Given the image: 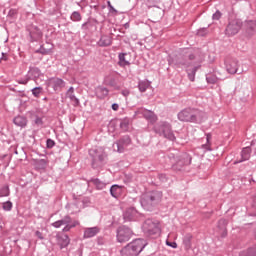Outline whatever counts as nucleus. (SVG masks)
<instances>
[{"label":"nucleus","instance_id":"obj_5","mask_svg":"<svg viewBox=\"0 0 256 256\" xmlns=\"http://www.w3.org/2000/svg\"><path fill=\"white\" fill-rule=\"evenodd\" d=\"M143 229L148 235H161V227L159 222H155L151 219L145 221Z\"/></svg>","mask_w":256,"mask_h":256},{"label":"nucleus","instance_id":"obj_34","mask_svg":"<svg viewBox=\"0 0 256 256\" xmlns=\"http://www.w3.org/2000/svg\"><path fill=\"white\" fill-rule=\"evenodd\" d=\"M32 94L34 95V97H38L39 95H41V87H36L32 90Z\"/></svg>","mask_w":256,"mask_h":256},{"label":"nucleus","instance_id":"obj_46","mask_svg":"<svg viewBox=\"0 0 256 256\" xmlns=\"http://www.w3.org/2000/svg\"><path fill=\"white\" fill-rule=\"evenodd\" d=\"M201 33H203V30L198 31V35H201Z\"/></svg>","mask_w":256,"mask_h":256},{"label":"nucleus","instance_id":"obj_15","mask_svg":"<svg viewBox=\"0 0 256 256\" xmlns=\"http://www.w3.org/2000/svg\"><path fill=\"white\" fill-rule=\"evenodd\" d=\"M58 245L60 246V249H63L71 243V240L69 239L68 235L62 234L57 236Z\"/></svg>","mask_w":256,"mask_h":256},{"label":"nucleus","instance_id":"obj_51","mask_svg":"<svg viewBox=\"0 0 256 256\" xmlns=\"http://www.w3.org/2000/svg\"><path fill=\"white\" fill-rule=\"evenodd\" d=\"M222 223H225V220H222Z\"/></svg>","mask_w":256,"mask_h":256},{"label":"nucleus","instance_id":"obj_18","mask_svg":"<svg viewBox=\"0 0 256 256\" xmlns=\"http://www.w3.org/2000/svg\"><path fill=\"white\" fill-rule=\"evenodd\" d=\"M143 115L145 117V119H147V121H150V123H157V115L155 114V112L150 111V110H145L143 112Z\"/></svg>","mask_w":256,"mask_h":256},{"label":"nucleus","instance_id":"obj_44","mask_svg":"<svg viewBox=\"0 0 256 256\" xmlns=\"http://www.w3.org/2000/svg\"><path fill=\"white\" fill-rule=\"evenodd\" d=\"M110 9H111L112 13H116V14H117V10H116V9H114V7H113V6H112Z\"/></svg>","mask_w":256,"mask_h":256},{"label":"nucleus","instance_id":"obj_9","mask_svg":"<svg viewBox=\"0 0 256 256\" xmlns=\"http://www.w3.org/2000/svg\"><path fill=\"white\" fill-rule=\"evenodd\" d=\"M143 201H146L148 205H153L154 203H159L161 201V193L159 192H152L150 194H147Z\"/></svg>","mask_w":256,"mask_h":256},{"label":"nucleus","instance_id":"obj_2","mask_svg":"<svg viewBox=\"0 0 256 256\" xmlns=\"http://www.w3.org/2000/svg\"><path fill=\"white\" fill-rule=\"evenodd\" d=\"M193 59H195V56L191 54L188 56V59L186 58L185 60H183L182 58H179L177 62L178 67L186 68L190 81H195V73H197V70L199 69V66H194L191 69V61H193Z\"/></svg>","mask_w":256,"mask_h":256},{"label":"nucleus","instance_id":"obj_12","mask_svg":"<svg viewBox=\"0 0 256 256\" xmlns=\"http://www.w3.org/2000/svg\"><path fill=\"white\" fill-rule=\"evenodd\" d=\"M244 27L246 29L247 35L251 37L256 33V21L255 20H248L244 23Z\"/></svg>","mask_w":256,"mask_h":256},{"label":"nucleus","instance_id":"obj_20","mask_svg":"<svg viewBox=\"0 0 256 256\" xmlns=\"http://www.w3.org/2000/svg\"><path fill=\"white\" fill-rule=\"evenodd\" d=\"M96 95L99 99H104V97H107L109 95V90L103 86H98L96 88Z\"/></svg>","mask_w":256,"mask_h":256},{"label":"nucleus","instance_id":"obj_24","mask_svg":"<svg viewBox=\"0 0 256 256\" xmlns=\"http://www.w3.org/2000/svg\"><path fill=\"white\" fill-rule=\"evenodd\" d=\"M14 123L18 127H25L27 125V119L23 116H17L14 118Z\"/></svg>","mask_w":256,"mask_h":256},{"label":"nucleus","instance_id":"obj_16","mask_svg":"<svg viewBox=\"0 0 256 256\" xmlns=\"http://www.w3.org/2000/svg\"><path fill=\"white\" fill-rule=\"evenodd\" d=\"M90 155L93 157L94 161H103L104 159L103 149L101 148L90 150Z\"/></svg>","mask_w":256,"mask_h":256},{"label":"nucleus","instance_id":"obj_19","mask_svg":"<svg viewBox=\"0 0 256 256\" xmlns=\"http://www.w3.org/2000/svg\"><path fill=\"white\" fill-rule=\"evenodd\" d=\"M111 43H113V40L111 39V36H107V35H103L98 42L100 47H109Z\"/></svg>","mask_w":256,"mask_h":256},{"label":"nucleus","instance_id":"obj_22","mask_svg":"<svg viewBox=\"0 0 256 256\" xmlns=\"http://www.w3.org/2000/svg\"><path fill=\"white\" fill-rule=\"evenodd\" d=\"M66 97H68V99H70V101H73V103H76V105L79 104V99H77V97H75V88L70 87L66 93Z\"/></svg>","mask_w":256,"mask_h":256},{"label":"nucleus","instance_id":"obj_37","mask_svg":"<svg viewBox=\"0 0 256 256\" xmlns=\"http://www.w3.org/2000/svg\"><path fill=\"white\" fill-rule=\"evenodd\" d=\"M166 245H168V247H172V249H177V242L166 241Z\"/></svg>","mask_w":256,"mask_h":256},{"label":"nucleus","instance_id":"obj_52","mask_svg":"<svg viewBox=\"0 0 256 256\" xmlns=\"http://www.w3.org/2000/svg\"><path fill=\"white\" fill-rule=\"evenodd\" d=\"M101 185V187H103V184H100Z\"/></svg>","mask_w":256,"mask_h":256},{"label":"nucleus","instance_id":"obj_35","mask_svg":"<svg viewBox=\"0 0 256 256\" xmlns=\"http://www.w3.org/2000/svg\"><path fill=\"white\" fill-rule=\"evenodd\" d=\"M8 17H17V9H10L8 12Z\"/></svg>","mask_w":256,"mask_h":256},{"label":"nucleus","instance_id":"obj_38","mask_svg":"<svg viewBox=\"0 0 256 256\" xmlns=\"http://www.w3.org/2000/svg\"><path fill=\"white\" fill-rule=\"evenodd\" d=\"M214 21H219L221 19V12L217 11L215 14H213Z\"/></svg>","mask_w":256,"mask_h":256},{"label":"nucleus","instance_id":"obj_45","mask_svg":"<svg viewBox=\"0 0 256 256\" xmlns=\"http://www.w3.org/2000/svg\"><path fill=\"white\" fill-rule=\"evenodd\" d=\"M108 7L112 8L111 2H108Z\"/></svg>","mask_w":256,"mask_h":256},{"label":"nucleus","instance_id":"obj_14","mask_svg":"<svg viewBox=\"0 0 256 256\" xmlns=\"http://www.w3.org/2000/svg\"><path fill=\"white\" fill-rule=\"evenodd\" d=\"M139 215V212L134 207L128 208L124 213V219L127 221H133L134 219H137V216Z\"/></svg>","mask_w":256,"mask_h":256},{"label":"nucleus","instance_id":"obj_50","mask_svg":"<svg viewBox=\"0 0 256 256\" xmlns=\"http://www.w3.org/2000/svg\"><path fill=\"white\" fill-rule=\"evenodd\" d=\"M242 161H245V160H240V163H242Z\"/></svg>","mask_w":256,"mask_h":256},{"label":"nucleus","instance_id":"obj_32","mask_svg":"<svg viewBox=\"0 0 256 256\" xmlns=\"http://www.w3.org/2000/svg\"><path fill=\"white\" fill-rule=\"evenodd\" d=\"M41 71L39 70V68H33L30 70V74L34 75V77H39Z\"/></svg>","mask_w":256,"mask_h":256},{"label":"nucleus","instance_id":"obj_8","mask_svg":"<svg viewBox=\"0 0 256 256\" xmlns=\"http://www.w3.org/2000/svg\"><path fill=\"white\" fill-rule=\"evenodd\" d=\"M133 231L129 227L121 226L117 231V239L119 243H125L131 239Z\"/></svg>","mask_w":256,"mask_h":256},{"label":"nucleus","instance_id":"obj_13","mask_svg":"<svg viewBox=\"0 0 256 256\" xmlns=\"http://www.w3.org/2000/svg\"><path fill=\"white\" fill-rule=\"evenodd\" d=\"M29 33L32 41H39L43 37V32L37 28V26H31L29 28Z\"/></svg>","mask_w":256,"mask_h":256},{"label":"nucleus","instance_id":"obj_17","mask_svg":"<svg viewBox=\"0 0 256 256\" xmlns=\"http://www.w3.org/2000/svg\"><path fill=\"white\" fill-rule=\"evenodd\" d=\"M101 229L99 227H92V228H86L84 231V237L85 239H91V237H95Z\"/></svg>","mask_w":256,"mask_h":256},{"label":"nucleus","instance_id":"obj_25","mask_svg":"<svg viewBox=\"0 0 256 256\" xmlns=\"http://www.w3.org/2000/svg\"><path fill=\"white\" fill-rule=\"evenodd\" d=\"M242 161H249L250 157H251V148L246 147L242 150Z\"/></svg>","mask_w":256,"mask_h":256},{"label":"nucleus","instance_id":"obj_49","mask_svg":"<svg viewBox=\"0 0 256 256\" xmlns=\"http://www.w3.org/2000/svg\"><path fill=\"white\" fill-rule=\"evenodd\" d=\"M95 183H96V184H98V183H99V181H98V180H95Z\"/></svg>","mask_w":256,"mask_h":256},{"label":"nucleus","instance_id":"obj_39","mask_svg":"<svg viewBox=\"0 0 256 256\" xmlns=\"http://www.w3.org/2000/svg\"><path fill=\"white\" fill-rule=\"evenodd\" d=\"M121 93L123 97H129V95H131V91H129V89H124Z\"/></svg>","mask_w":256,"mask_h":256},{"label":"nucleus","instance_id":"obj_43","mask_svg":"<svg viewBox=\"0 0 256 256\" xmlns=\"http://www.w3.org/2000/svg\"><path fill=\"white\" fill-rule=\"evenodd\" d=\"M40 163H41V165H47V161H45V160H40Z\"/></svg>","mask_w":256,"mask_h":256},{"label":"nucleus","instance_id":"obj_10","mask_svg":"<svg viewBox=\"0 0 256 256\" xmlns=\"http://www.w3.org/2000/svg\"><path fill=\"white\" fill-rule=\"evenodd\" d=\"M226 70L231 74L235 75L237 73V70L239 69V62L237 60L228 59L225 62Z\"/></svg>","mask_w":256,"mask_h":256},{"label":"nucleus","instance_id":"obj_41","mask_svg":"<svg viewBox=\"0 0 256 256\" xmlns=\"http://www.w3.org/2000/svg\"><path fill=\"white\" fill-rule=\"evenodd\" d=\"M36 237H38V239H43V234L40 231H36Z\"/></svg>","mask_w":256,"mask_h":256},{"label":"nucleus","instance_id":"obj_48","mask_svg":"<svg viewBox=\"0 0 256 256\" xmlns=\"http://www.w3.org/2000/svg\"><path fill=\"white\" fill-rule=\"evenodd\" d=\"M211 139V136L207 135V141H209Z\"/></svg>","mask_w":256,"mask_h":256},{"label":"nucleus","instance_id":"obj_40","mask_svg":"<svg viewBox=\"0 0 256 256\" xmlns=\"http://www.w3.org/2000/svg\"><path fill=\"white\" fill-rule=\"evenodd\" d=\"M35 123H36V125H42L43 120H41V118H36Z\"/></svg>","mask_w":256,"mask_h":256},{"label":"nucleus","instance_id":"obj_4","mask_svg":"<svg viewBox=\"0 0 256 256\" xmlns=\"http://www.w3.org/2000/svg\"><path fill=\"white\" fill-rule=\"evenodd\" d=\"M63 225H65V227L63 228V231L67 232V231H71V229H73V227H77V225H79V222L74 221L71 224V217L66 216V217H64V219L58 220V221L52 223V227H55V229H59L60 227H63Z\"/></svg>","mask_w":256,"mask_h":256},{"label":"nucleus","instance_id":"obj_6","mask_svg":"<svg viewBox=\"0 0 256 256\" xmlns=\"http://www.w3.org/2000/svg\"><path fill=\"white\" fill-rule=\"evenodd\" d=\"M242 25L243 24L239 19L231 20L226 27V30H225L226 35H228L229 37H233V35H237V33L241 31Z\"/></svg>","mask_w":256,"mask_h":256},{"label":"nucleus","instance_id":"obj_31","mask_svg":"<svg viewBox=\"0 0 256 256\" xmlns=\"http://www.w3.org/2000/svg\"><path fill=\"white\" fill-rule=\"evenodd\" d=\"M206 79H207V82H208V83H211L212 85L215 84V83H217V81H218L217 77H216V76H213V75L208 76Z\"/></svg>","mask_w":256,"mask_h":256},{"label":"nucleus","instance_id":"obj_29","mask_svg":"<svg viewBox=\"0 0 256 256\" xmlns=\"http://www.w3.org/2000/svg\"><path fill=\"white\" fill-rule=\"evenodd\" d=\"M240 256H256V249H249L247 252H242Z\"/></svg>","mask_w":256,"mask_h":256},{"label":"nucleus","instance_id":"obj_3","mask_svg":"<svg viewBox=\"0 0 256 256\" xmlns=\"http://www.w3.org/2000/svg\"><path fill=\"white\" fill-rule=\"evenodd\" d=\"M156 133L163 135L166 139L170 141H175V134L171 130V124L168 122H161L158 126H155Z\"/></svg>","mask_w":256,"mask_h":256},{"label":"nucleus","instance_id":"obj_47","mask_svg":"<svg viewBox=\"0 0 256 256\" xmlns=\"http://www.w3.org/2000/svg\"><path fill=\"white\" fill-rule=\"evenodd\" d=\"M22 85H27V80L25 82H21Z\"/></svg>","mask_w":256,"mask_h":256},{"label":"nucleus","instance_id":"obj_21","mask_svg":"<svg viewBox=\"0 0 256 256\" xmlns=\"http://www.w3.org/2000/svg\"><path fill=\"white\" fill-rule=\"evenodd\" d=\"M151 87V82L148 80L140 81L138 83V89L140 93H145Z\"/></svg>","mask_w":256,"mask_h":256},{"label":"nucleus","instance_id":"obj_7","mask_svg":"<svg viewBox=\"0 0 256 256\" xmlns=\"http://www.w3.org/2000/svg\"><path fill=\"white\" fill-rule=\"evenodd\" d=\"M178 119L186 123H195L197 121V113L191 110H182L178 113Z\"/></svg>","mask_w":256,"mask_h":256},{"label":"nucleus","instance_id":"obj_23","mask_svg":"<svg viewBox=\"0 0 256 256\" xmlns=\"http://www.w3.org/2000/svg\"><path fill=\"white\" fill-rule=\"evenodd\" d=\"M129 143H131V139H129V138H126L125 140H120L117 143L118 153H123V151H125V145H129Z\"/></svg>","mask_w":256,"mask_h":256},{"label":"nucleus","instance_id":"obj_33","mask_svg":"<svg viewBox=\"0 0 256 256\" xmlns=\"http://www.w3.org/2000/svg\"><path fill=\"white\" fill-rule=\"evenodd\" d=\"M9 195V188L5 187L0 192V197H7Z\"/></svg>","mask_w":256,"mask_h":256},{"label":"nucleus","instance_id":"obj_30","mask_svg":"<svg viewBox=\"0 0 256 256\" xmlns=\"http://www.w3.org/2000/svg\"><path fill=\"white\" fill-rule=\"evenodd\" d=\"M71 19L72 21H81V14L79 12H73Z\"/></svg>","mask_w":256,"mask_h":256},{"label":"nucleus","instance_id":"obj_11","mask_svg":"<svg viewBox=\"0 0 256 256\" xmlns=\"http://www.w3.org/2000/svg\"><path fill=\"white\" fill-rule=\"evenodd\" d=\"M48 85L54 89V91H59V89H63L65 87V81L61 78H51L48 81Z\"/></svg>","mask_w":256,"mask_h":256},{"label":"nucleus","instance_id":"obj_27","mask_svg":"<svg viewBox=\"0 0 256 256\" xmlns=\"http://www.w3.org/2000/svg\"><path fill=\"white\" fill-rule=\"evenodd\" d=\"M127 54L123 53V54H119V66L120 67H127V65H129V60H127V58H125Z\"/></svg>","mask_w":256,"mask_h":256},{"label":"nucleus","instance_id":"obj_28","mask_svg":"<svg viewBox=\"0 0 256 256\" xmlns=\"http://www.w3.org/2000/svg\"><path fill=\"white\" fill-rule=\"evenodd\" d=\"M2 207L4 211H11V209H13V203H11V201L4 202Z\"/></svg>","mask_w":256,"mask_h":256},{"label":"nucleus","instance_id":"obj_26","mask_svg":"<svg viewBox=\"0 0 256 256\" xmlns=\"http://www.w3.org/2000/svg\"><path fill=\"white\" fill-rule=\"evenodd\" d=\"M110 193L112 195V197H115V199H117V197H119V195H121V187L114 185L111 187L110 189Z\"/></svg>","mask_w":256,"mask_h":256},{"label":"nucleus","instance_id":"obj_1","mask_svg":"<svg viewBox=\"0 0 256 256\" xmlns=\"http://www.w3.org/2000/svg\"><path fill=\"white\" fill-rule=\"evenodd\" d=\"M145 245H147L145 240L136 239L123 248L121 253L125 256H137L139 253H141V251H143V249H145Z\"/></svg>","mask_w":256,"mask_h":256},{"label":"nucleus","instance_id":"obj_36","mask_svg":"<svg viewBox=\"0 0 256 256\" xmlns=\"http://www.w3.org/2000/svg\"><path fill=\"white\" fill-rule=\"evenodd\" d=\"M46 145H47L48 149H53V147H55V141L48 139L46 142Z\"/></svg>","mask_w":256,"mask_h":256},{"label":"nucleus","instance_id":"obj_42","mask_svg":"<svg viewBox=\"0 0 256 256\" xmlns=\"http://www.w3.org/2000/svg\"><path fill=\"white\" fill-rule=\"evenodd\" d=\"M112 109H113V111H118L119 110V104H113Z\"/></svg>","mask_w":256,"mask_h":256}]
</instances>
